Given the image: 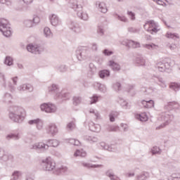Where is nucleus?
Returning a JSON list of instances; mask_svg holds the SVG:
<instances>
[{"instance_id": "nucleus-58", "label": "nucleus", "mask_w": 180, "mask_h": 180, "mask_svg": "<svg viewBox=\"0 0 180 180\" xmlns=\"http://www.w3.org/2000/svg\"><path fill=\"white\" fill-rule=\"evenodd\" d=\"M38 122H39V119L30 120L28 121V124H30L31 126L33 124L37 125Z\"/></svg>"}, {"instance_id": "nucleus-44", "label": "nucleus", "mask_w": 180, "mask_h": 180, "mask_svg": "<svg viewBox=\"0 0 180 180\" xmlns=\"http://www.w3.org/2000/svg\"><path fill=\"white\" fill-rule=\"evenodd\" d=\"M0 158H2L4 161H6V160H8V155L6 154V153H5V151H0Z\"/></svg>"}, {"instance_id": "nucleus-62", "label": "nucleus", "mask_w": 180, "mask_h": 180, "mask_svg": "<svg viewBox=\"0 0 180 180\" xmlns=\"http://www.w3.org/2000/svg\"><path fill=\"white\" fill-rule=\"evenodd\" d=\"M19 79L18 78V77H13L11 78V80L13 81V83L14 84V85H16V84H18V80Z\"/></svg>"}, {"instance_id": "nucleus-9", "label": "nucleus", "mask_w": 180, "mask_h": 180, "mask_svg": "<svg viewBox=\"0 0 180 180\" xmlns=\"http://www.w3.org/2000/svg\"><path fill=\"white\" fill-rule=\"evenodd\" d=\"M49 146L43 142H37L31 145L30 148L32 150H42L46 151L49 148Z\"/></svg>"}, {"instance_id": "nucleus-49", "label": "nucleus", "mask_w": 180, "mask_h": 180, "mask_svg": "<svg viewBox=\"0 0 180 180\" xmlns=\"http://www.w3.org/2000/svg\"><path fill=\"white\" fill-rule=\"evenodd\" d=\"M32 23H34V25H37L40 23V17L39 16L34 17L32 19Z\"/></svg>"}, {"instance_id": "nucleus-41", "label": "nucleus", "mask_w": 180, "mask_h": 180, "mask_svg": "<svg viewBox=\"0 0 180 180\" xmlns=\"http://www.w3.org/2000/svg\"><path fill=\"white\" fill-rule=\"evenodd\" d=\"M17 90L18 91V92H23L26 91V84H20L19 86H18Z\"/></svg>"}, {"instance_id": "nucleus-2", "label": "nucleus", "mask_w": 180, "mask_h": 180, "mask_svg": "<svg viewBox=\"0 0 180 180\" xmlns=\"http://www.w3.org/2000/svg\"><path fill=\"white\" fill-rule=\"evenodd\" d=\"M0 32L5 37H11L13 31L9 25V21L6 18H0Z\"/></svg>"}, {"instance_id": "nucleus-11", "label": "nucleus", "mask_w": 180, "mask_h": 180, "mask_svg": "<svg viewBox=\"0 0 180 180\" xmlns=\"http://www.w3.org/2000/svg\"><path fill=\"white\" fill-rule=\"evenodd\" d=\"M107 65L108 67H110L112 70H113V71H120V65H119L113 60H109L107 63Z\"/></svg>"}, {"instance_id": "nucleus-38", "label": "nucleus", "mask_w": 180, "mask_h": 180, "mask_svg": "<svg viewBox=\"0 0 180 180\" xmlns=\"http://www.w3.org/2000/svg\"><path fill=\"white\" fill-rule=\"evenodd\" d=\"M48 107H49V103H41L39 106L41 111L44 112L45 113H47Z\"/></svg>"}, {"instance_id": "nucleus-3", "label": "nucleus", "mask_w": 180, "mask_h": 180, "mask_svg": "<svg viewBox=\"0 0 180 180\" xmlns=\"http://www.w3.org/2000/svg\"><path fill=\"white\" fill-rule=\"evenodd\" d=\"M143 27L145 30H147V32H149V33H151V34L158 33L160 30L158 25H157V23H155V22L153 20L146 22L143 25Z\"/></svg>"}, {"instance_id": "nucleus-53", "label": "nucleus", "mask_w": 180, "mask_h": 180, "mask_svg": "<svg viewBox=\"0 0 180 180\" xmlns=\"http://www.w3.org/2000/svg\"><path fill=\"white\" fill-rule=\"evenodd\" d=\"M4 5H6L7 6H12V0H2V3Z\"/></svg>"}, {"instance_id": "nucleus-25", "label": "nucleus", "mask_w": 180, "mask_h": 180, "mask_svg": "<svg viewBox=\"0 0 180 180\" xmlns=\"http://www.w3.org/2000/svg\"><path fill=\"white\" fill-rule=\"evenodd\" d=\"M47 143L51 147H58L60 146V141L57 139H49Z\"/></svg>"}, {"instance_id": "nucleus-22", "label": "nucleus", "mask_w": 180, "mask_h": 180, "mask_svg": "<svg viewBox=\"0 0 180 180\" xmlns=\"http://www.w3.org/2000/svg\"><path fill=\"white\" fill-rule=\"evenodd\" d=\"M98 75L101 79H104V78H108V77H110V71L108 70H101L98 72Z\"/></svg>"}, {"instance_id": "nucleus-5", "label": "nucleus", "mask_w": 180, "mask_h": 180, "mask_svg": "<svg viewBox=\"0 0 180 180\" xmlns=\"http://www.w3.org/2000/svg\"><path fill=\"white\" fill-rule=\"evenodd\" d=\"M26 49L32 54H40L43 51V48L36 44H29L27 45Z\"/></svg>"}, {"instance_id": "nucleus-33", "label": "nucleus", "mask_w": 180, "mask_h": 180, "mask_svg": "<svg viewBox=\"0 0 180 180\" xmlns=\"http://www.w3.org/2000/svg\"><path fill=\"white\" fill-rule=\"evenodd\" d=\"M24 26L25 27H33L34 26V24L33 23L32 20H25L23 22Z\"/></svg>"}, {"instance_id": "nucleus-42", "label": "nucleus", "mask_w": 180, "mask_h": 180, "mask_svg": "<svg viewBox=\"0 0 180 180\" xmlns=\"http://www.w3.org/2000/svg\"><path fill=\"white\" fill-rule=\"evenodd\" d=\"M75 129V123L74 122H70L67 124L68 130H74Z\"/></svg>"}, {"instance_id": "nucleus-21", "label": "nucleus", "mask_w": 180, "mask_h": 180, "mask_svg": "<svg viewBox=\"0 0 180 180\" xmlns=\"http://www.w3.org/2000/svg\"><path fill=\"white\" fill-rule=\"evenodd\" d=\"M74 157L85 158L86 157V151H85L84 149H77L74 153Z\"/></svg>"}, {"instance_id": "nucleus-17", "label": "nucleus", "mask_w": 180, "mask_h": 180, "mask_svg": "<svg viewBox=\"0 0 180 180\" xmlns=\"http://www.w3.org/2000/svg\"><path fill=\"white\" fill-rule=\"evenodd\" d=\"M22 174L20 171H14L11 175V180H22Z\"/></svg>"}, {"instance_id": "nucleus-36", "label": "nucleus", "mask_w": 180, "mask_h": 180, "mask_svg": "<svg viewBox=\"0 0 180 180\" xmlns=\"http://www.w3.org/2000/svg\"><path fill=\"white\" fill-rule=\"evenodd\" d=\"M169 88L173 89V91H179L180 89V84L179 83H172L170 84Z\"/></svg>"}, {"instance_id": "nucleus-8", "label": "nucleus", "mask_w": 180, "mask_h": 180, "mask_svg": "<svg viewBox=\"0 0 180 180\" xmlns=\"http://www.w3.org/2000/svg\"><path fill=\"white\" fill-rule=\"evenodd\" d=\"M95 6L98 12L101 13H106L108 12V6L105 1H96Z\"/></svg>"}, {"instance_id": "nucleus-15", "label": "nucleus", "mask_w": 180, "mask_h": 180, "mask_svg": "<svg viewBox=\"0 0 180 180\" xmlns=\"http://www.w3.org/2000/svg\"><path fill=\"white\" fill-rule=\"evenodd\" d=\"M100 146L102 147V148H104V150H108V151L113 152L116 150V146L114 145L108 146L104 142L100 143Z\"/></svg>"}, {"instance_id": "nucleus-16", "label": "nucleus", "mask_w": 180, "mask_h": 180, "mask_svg": "<svg viewBox=\"0 0 180 180\" xmlns=\"http://www.w3.org/2000/svg\"><path fill=\"white\" fill-rule=\"evenodd\" d=\"M157 68L158 71H160V72H164L165 70H169V63H158Z\"/></svg>"}, {"instance_id": "nucleus-30", "label": "nucleus", "mask_w": 180, "mask_h": 180, "mask_svg": "<svg viewBox=\"0 0 180 180\" xmlns=\"http://www.w3.org/2000/svg\"><path fill=\"white\" fill-rule=\"evenodd\" d=\"M4 64L8 67L13 65V58L11 56H6L4 60Z\"/></svg>"}, {"instance_id": "nucleus-1", "label": "nucleus", "mask_w": 180, "mask_h": 180, "mask_svg": "<svg viewBox=\"0 0 180 180\" xmlns=\"http://www.w3.org/2000/svg\"><path fill=\"white\" fill-rule=\"evenodd\" d=\"M8 117L15 123H22L26 119V110L20 107H13L10 110Z\"/></svg>"}, {"instance_id": "nucleus-10", "label": "nucleus", "mask_w": 180, "mask_h": 180, "mask_svg": "<svg viewBox=\"0 0 180 180\" xmlns=\"http://www.w3.org/2000/svg\"><path fill=\"white\" fill-rule=\"evenodd\" d=\"M46 133L51 136H56L58 133V128L55 124H49L46 128Z\"/></svg>"}, {"instance_id": "nucleus-51", "label": "nucleus", "mask_w": 180, "mask_h": 180, "mask_svg": "<svg viewBox=\"0 0 180 180\" xmlns=\"http://www.w3.org/2000/svg\"><path fill=\"white\" fill-rule=\"evenodd\" d=\"M98 101V96H93L92 97L90 98V104L92 105V103H96V101Z\"/></svg>"}, {"instance_id": "nucleus-32", "label": "nucleus", "mask_w": 180, "mask_h": 180, "mask_svg": "<svg viewBox=\"0 0 180 180\" xmlns=\"http://www.w3.org/2000/svg\"><path fill=\"white\" fill-rule=\"evenodd\" d=\"M59 169L60 174H63L64 175H68V174H70V169H68L67 166H61Z\"/></svg>"}, {"instance_id": "nucleus-20", "label": "nucleus", "mask_w": 180, "mask_h": 180, "mask_svg": "<svg viewBox=\"0 0 180 180\" xmlns=\"http://www.w3.org/2000/svg\"><path fill=\"white\" fill-rule=\"evenodd\" d=\"M56 112H57V106L51 103H48L46 113H56Z\"/></svg>"}, {"instance_id": "nucleus-12", "label": "nucleus", "mask_w": 180, "mask_h": 180, "mask_svg": "<svg viewBox=\"0 0 180 180\" xmlns=\"http://www.w3.org/2000/svg\"><path fill=\"white\" fill-rule=\"evenodd\" d=\"M135 117L138 120H140V122H147V120H148V115H147V113L146 112L136 114Z\"/></svg>"}, {"instance_id": "nucleus-48", "label": "nucleus", "mask_w": 180, "mask_h": 180, "mask_svg": "<svg viewBox=\"0 0 180 180\" xmlns=\"http://www.w3.org/2000/svg\"><path fill=\"white\" fill-rule=\"evenodd\" d=\"M113 88L115 91H120V89H122V84H120L119 82H117L114 84Z\"/></svg>"}, {"instance_id": "nucleus-59", "label": "nucleus", "mask_w": 180, "mask_h": 180, "mask_svg": "<svg viewBox=\"0 0 180 180\" xmlns=\"http://www.w3.org/2000/svg\"><path fill=\"white\" fill-rule=\"evenodd\" d=\"M86 139H87L88 141H93V143H96L98 141L97 138L92 136H89L88 138H86Z\"/></svg>"}, {"instance_id": "nucleus-55", "label": "nucleus", "mask_w": 180, "mask_h": 180, "mask_svg": "<svg viewBox=\"0 0 180 180\" xmlns=\"http://www.w3.org/2000/svg\"><path fill=\"white\" fill-rule=\"evenodd\" d=\"M117 18H118L119 20H121V22H128L129 21L127 18H126V16H124V15H118Z\"/></svg>"}, {"instance_id": "nucleus-54", "label": "nucleus", "mask_w": 180, "mask_h": 180, "mask_svg": "<svg viewBox=\"0 0 180 180\" xmlns=\"http://www.w3.org/2000/svg\"><path fill=\"white\" fill-rule=\"evenodd\" d=\"M103 53L104 54V56H112V54H113V51L108 49H105L103 51Z\"/></svg>"}, {"instance_id": "nucleus-23", "label": "nucleus", "mask_w": 180, "mask_h": 180, "mask_svg": "<svg viewBox=\"0 0 180 180\" xmlns=\"http://www.w3.org/2000/svg\"><path fill=\"white\" fill-rule=\"evenodd\" d=\"M96 88L100 91V92H102L103 94H105L108 91V88L106 87V85L101 83H96L95 85Z\"/></svg>"}, {"instance_id": "nucleus-56", "label": "nucleus", "mask_w": 180, "mask_h": 180, "mask_svg": "<svg viewBox=\"0 0 180 180\" xmlns=\"http://www.w3.org/2000/svg\"><path fill=\"white\" fill-rule=\"evenodd\" d=\"M121 105L122 106V108H124L125 109H129V108H130V105H129V103H127V101H123L121 103Z\"/></svg>"}, {"instance_id": "nucleus-6", "label": "nucleus", "mask_w": 180, "mask_h": 180, "mask_svg": "<svg viewBox=\"0 0 180 180\" xmlns=\"http://www.w3.org/2000/svg\"><path fill=\"white\" fill-rule=\"evenodd\" d=\"M49 22L53 27H58L61 25V20L57 14L51 13L49 16Z\"/></svg>"}, {"instance_id": "nucleus-60", "label": "nucleus", "mask_w": 180, "mask_h": 180, "mask_svg": "<svg viewBox=\"0 0 180 180\" xmlns=\"http://www.w3.org/2000/svg\"><path fill=\"white\" fill-rule=\"evenodd\" d=\"M7 139H19V136L13 134H10L7 136Z\"/></svg>"}, {"instance_id": "nucleus-39", "label": "nucleus", "mask_w": 180, "mask_h": 180, "mask_svg": "<svg viewBox=\"0 0 180 180\" xmlns=\"http://www.w3.org/2000/svg\"><path fill=\"white\" fill-rule=\"evenodd\" d=\"M70 29L71 30H73V32H79V28L78 27V25L77 24L72 22L69 25Z\"/></svg>"}, {"instance_id": "nucleus-18", "label": "nucleus", "mask_w": 180, "mask_h": 180, "mask_svg": "<svg viewBox=\"0 0 180 180\" xmlns=\"http://www.w3.org/2000/svg\"><path fill=\"white\" fill-rule=\"evenodd\" d=\"M82 167L85 168H101L102 165H94L88 162H82Z\"/></svg>"}, {"instance_id": "nucleus-57", "label": "nucleus", "mask_w": 180, "mask_h": 180, "mask_svg": "<svg viewBox=\"0 0 180 180\" xmlns=\"http://www.w3.org/2000/svg\"><path fill=\"white\" fill-rule=\"evenodd\" d=\"M130 41L127 40V39H124L121 41V44H122V46H126L127 47H129V46H130Z\"/></svg>"}, {"instance_id": "nucleus-35", "label": "nucleus", "mask_w": 180, "mask_h": 180, "mask_svg": "<svg viewBox=\"0 0 180 180\" xmlns=\"http://www.w3.org/2000/svg\"><path fill=\"white\" fill-rule=\"evenodd\" d=\"M70 6L72 8V9L78 8V1L77 0H68Z\"/></svg>"}, {"instance_id": "nucleus-45", "label": "nucleus", "mask_w": 180, "mask_h": 180, "mask_svg": "<svg viewBox=\"0 0 180 180\" xmlns=\"http://www.w3.org/2000/svg\"><path fill=\"white\" fill-rule=\"evenodd\" d=\"M69 143L70 144H73V146H79V141L74 139H70Z\"/></svg>"}, {"instance_id": "nucleus-19", "label": "nucleus", "mask_w": 180, "mask_h": 180, "mask_svg": "<svg viewBox=\"0 0 180 180\" xmlns=\"http://www.w3.org/2000/svg\"><path fill=\"white\" fill-rule=\"evenodd\" d=\"M141 103L145 106V108H148V109H150L151 108H154L155 106V102L153 100H149V101L143 100L141 101Z\"/></svg>"}, {"instance_id": "nucleus-50", "label": "nucleus", "mask_w": 180, "mask_h": 180, "mask_svg": "<svg viewBox=\"0 0 180 180\" xmlns=\"http://www.w3.org/2000/svg\"><path fill=\"white\" fill-rule=\"evenodd\" d=\"M6 79L5 78V74L0 72V82L1 84H5Z\"/></svg>"}, {"instance_id": "nucleus-40", "label": "nucleus", "mask_w": 180, "mask_h": 180, "mask_svg": "<svg viewBox=\"0 0 180 180\" xmlns=\"http://www.w3.org/2000/svg\"><path fill=\"white\" fill-rule=\"evenodd\" d=\"M127 15L131 20H136V13L132 11H128Z\"/></svg>"}, {"instance_id": "nucleus-52", "label": "nucleus", "mask_w": 180, "mask_h": 180, "mask_svg": "<svg viewBox=\"0 0 180 180\" xmlns=\"http://www.w3.org/2000/svg\"><path fill=\"white\" fill-rule=\"evenodd\" d=\"M25 91L32 92L33 91V86H32V84H25Z\"/></svg>"}, {"instance_id": "nucleus-46", "label": "nucleus", "mask_w": 180, "mask_h": 180, "mask_svg": "<svg viewBox=\"0 0 180 180\" xmlns=\"http://www.w3.org/2000/svg\"><path fill=\"white\" fill-rule=\"evenodd\" d=\"M36 126L38 130H41L43 129V121L39 119Z\"/></svg>"}, {"instance_id": "nucleus-13", "label": "nucleus", "mask_w": 180, "mask_h": 180, "mask_svg": "<svg viewBox=\"0 0 180 180\" xmlns=\"http://www.w3.org/2000/svg\"><path fill=\"white\" fill-rule=\"evenodd\" d=\"M143 47L144 49H146V50H158L160 49V46L158 44H155L154 43L150 44H145L143 45Z\"/></svg>"}, {"instance_id": "nucleus-37", "label": "nucleus", "mask_w": 180, "mask_h": 180, "mask_svg": "<svg viewBox=\"0 0 180 180\" xmlns=\"http://www.w3.org/2000/svg\"><path fill=\"white\" fill-rule=\"evenodd\" d=\"M151 153L152 154H161L162 153V150H161V148H160V147L158 146H154L152 149H151Z\"/></svg>"}, {"instance_id": "nucleus-28", "label": "nucleus", "mask_w": 180, "mask_h": 180, "mask_svg": "<svg viewBox=\"0 0 180 180\" xmlns=\"http://www.w3.org/2000/svg\"><path fill=\"white\" fill-rule=\"evenodd\" d=\"M77 15L83 20H88V19L89 18L88 14L82 11H79V12H77Z\"/></svg>"}, {"instance_id": "nucleus-14", "label": "nucleus", "mask_w": 180, "mask_h": 180, "mask_svg": "<svg viewBox=\"0 0 180 180\" xmlns=\"http://www.w3.org/2000/svg\"><path fill=\"white\" fill-rule=\"evenodd\" d=\"M101 125L98 124L91 123L89 124V130H91V131H94V133H99V131H101Z\"/></svg>"}, {"instance_id": "nucleus-43", "label": "nucleus", "mask_w": 180, "mask_h": 180, "mask_svg": "<svg viewBox=\"0 0 180 180\" xmlns=\"http://www.w3.org/2000/svg\"><path fill=\"white\" fill-rule=\"evenodd\" d=\"M89 112L91 115H94V116H95L96 119H99V112L97 110H95L94 109H90Z\"/></svg>"}, {"instance_id": "nucleus-29", "label": "nucleus", "mask_w": 180, "mask_h": 180, "mask_svg": "<svg viewBox=\"0 0 180 180\" xmlns=\"http://www.w3.org/2000/svg\"><path fill=\"white\" fill-rule=\"evenodd\" d=\"M44 34L45 37L50 39V37H53V32H51V30L49 28V27L44 28Z\"/></svg>"}, {"instance_id": "nucleus-63", "label": "nucleus", "mask_w": 180, "mask_h": 180, "mask_svg": "<svg viewBox=\"0 0 180 180\" xmlns=\"http://www.w3.org/2000/svg\"><path fill=\"white\" fill-rule=\"evenodd\" d=\"M155 1V2H157V4H158V5H164V0H154Z\"/></svg>"}, {"instance_id": "nucleus-27", "label": "nucleus", "mask_w": 180, "mask_h": 180, "mask_svg": "<svg viewBox=\"0 0 180 180\" xmlns=\"http://www.w3.org/2000/svg\"><path fill=\"white\" fill-rule=\"evenodd\" d=\"M159 120H162L164 122L161 124L159 127H157L158 129H163V127H165V126H168V124H169V121H168V119H167V117H162V118L159 119Z\"/></svg>"}, {"instance_id": "nucleus-47", "label": "nucleus", "mask_w": 180, "mask_h": 180, "mask_svg": "<svg viewBox=\"0 0 180 180\" xmlns=\"http://www.w3.org/2000/svg\"><path fill=\"white\" fill-rule=\"evenodd\" d=\"M81 101H82V100H81V98H79V97H75L73 98V103L75 105H79V103H81Z\"/></svg>"}, {"instance_id": "nucleus-31", "label": "nucleus", "mask_w": 180, "mask_h": 180, "mask_svg": "<svg viewBox=\"0 0 180 180\" xmlns=\"http://www.w3.org/2000/svg\"><path fill=\"white\" fill-rule=\"evenodd\" d=\"M56 98L58 99H60L61 101H67V99H70V94L67 93H63V91H61L60 96Z\"/></svg>"}, {"instance_id": "nucleus-26", "label": "nucleus", "mask_w": 180, "mask_h": 180, "mask_svg": "<svg viewBox=\"0 0 180 180\" xmlns=\"http://www.w3.org/2000/svg\"><path fill=\"white\" fill-rule=\"evenodd\" d=\"M165 37H167V39H179V35H178V34L176 33H173L172 32H167L165 34Z\"/></svg>"}, {"instance_id": "nucleus-61", "label": "nucleus", "mask_w": 180, "mask_h": 180, "mask_svg": "<svg viewBox=\"0 0 180 180\" xmlns=\"http://www.w3.org/2000/svg\"><path fill=\"white\" fill-rule=\"evenodd\" d=\"M22 1V2H23V4H25V5H30L32 4H33V1L34 0H20Z\"/></svg>"}, {"instance_id": "nucleus-7", "label": "nucleus", "mask_w": 180, "mask_h": 180, "mask_svg": "<svg viewBox=\"0 0 180 180\" xmlns=\"http://www.w3.org/2000/svg\"><path fill=\"white\" fill-rule=\"evenodd\" d=\"M48 91L49 94H53L55 98L60 97V94H61V90H60V87L57 84H51L48 86Z\"/></svg>"}, {"instance_id": "nucleus-24", "label": "nucleus", "mask_w": 180, "mask_h": 180, "mask_svg": "<svg viewBox=\"0 0 180 180\" xmlns=\"http://www.w3.org/2000/svg\"><path fill=\"white\" fill-rule=\"evenodd\" d=\"M105 175L108 178H110V180H117V177L115 176V173L113 172V170L108 169L105 172Z\"/></svg>"}, {"instance_id": "nucleus-4", "label": "nucleus", "mask_w": 180, "mask_h": 180, "mask_svg": "<svg viewBox=\"0 0 180 180\" xmlns=\"http://www.w3.org/2000/svg\"><path fill=\"white\" fill-rule=\"evenodd\" d=\"M41 165L46 171H53L56 169V162L50 157L46 158L41 160Z\"/></svg>"}, {"instance_id": "nucleus-64", "label": "nucleus", "mask_w": 180, "mask_h": 180, "mask_svg": "<svg viewBox=\"0 0 180 180\" xmlns=\"http://www.w3.org/2000/svg\"><path fill=\"white\" fill-rule=\"evenodd\" d=\"M121 127H124V130L126 131V130H127L129 129V126H127V124H121Z\"/></svg>"}, {"instance_id": "nucleus-34", "label": "nucleus", "mask_w": 180, "mask_h": 180, "mask_svg": "<svg viewBox=\"0 0 180 180\" xmlns=\"http://www.w3.org/2000/svg\"><path fill=\"white\" fill-rule=\"evenodd\" d=\"M129 45L132 47V49H140V47H141V44H140V42L134 41H130Z\"/></svg>"}]
</instances>
